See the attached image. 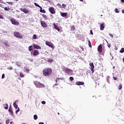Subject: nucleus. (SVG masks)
I'll return each mask as SVG.
<instances>
[{
    "mask_svg": "<svg viewBox=\"0 0 124 124\" xmlns=\"http://www.w3.org/2000/svg\"><path fill=\"white\" fill-rule=\"evenodd\" d=\"M51 73H52V69L50 68H46L43 70V74L45 76H49L51 75Z\"/></svg>",
    "mask_w": 124,
    "mask_h": 124,
    "instance_id": "obj_1",
    "label": "nucleus"
},
{
    "mask_svg": "<svg viewBox=\"0 0 124 124\" xmlns=\"http://www.w3.org/2000/svg\"><path fill=\"white\" fill-rule=\"evenodd\" d=\"M34 84L35 85V87L37 88H40L41 87H44V84L41 83L38 81H34Z\"/></svg>",
    "mask_w": 124,
    "mask_h": 124,
    "instance_id": "obj_2",
    "label": "nucleus"
},
{
    "mask_svg": "<svg viewBox=\"0 0 124 124\" xmlns=\"http://www.w3.org/2000/svg\"><path fill=\"white\" fill-rule=\"evenodd\" d=\"M34 84L35 85V87L37 88H40L41 87H44V84L41 83L38 81H34Z\"/></svg>",
    "mask_w": 124,
    "mask_h": 124,
    "instance_id": "obj_3",
    "label": "nucleus"
},
{
    "mask_svg": "<svg viewBox=\"0 0 124 124\" xmlns=\"http://www.w3.org/2000/svg\"><path fill=\"white\" fill-rule=\"evenodd\" d=\"M46 44L47 46H48V47H50L52 49H54L55 48V46H54V44H53L51 42L46 41Z\"/></svg>",
    "mask_w": 124,
    "mask_h": 124,
    "instance_id": "obj_4",
    "label": "nucleus"
},
{
    "mask_svg": "<svg viewBox=\"0 0 124 124\" xmlns=\"http://www.w3.org/2000/svg\"><path fill=\"white\" fill-rule=\"evenodd\" d=\"M14 36L16 37L17 38H22L23 37L20 34V33L18 32H15L14 33Z\"/></svg>",
    "mask_w": 124,
    "mask_h": 124,
    "instance_id": "obj_5",
    "label": "nucleus"
},
{
    "mask_svg": "<svg viewBox=\"0 0 124 124\" xmlns=\"http://www.w3.org/2000/svg\"><path fill=\"white\" fill-rule=\"evenodd\" d=\"M12 24H13V25H15L16 26H18V25H19V22H18V21H16L15 19H11L10 20Z\"/></svg>",
    "mask_w": 124,
    "mask_h": 124,
    "instance_id": "obj_6",
    "label": "nucleus"
},
{
    "mask_svg": "<svg viewBox=\"0 0 124 124\" xmlns=\"http://www.w3.org/2000/svg\"><path fill=\"white\" fill-rule=\"evenodd\" d=\"M49 11L50 12V13H51V14H55V13H56L55 9L52 7L49 8Z\"/></svg>",
    "mask_w": 124,
    "mask_h": 124,
    "instance_id": "obj_7",
    "label": "nucleus"
},
{
    "mask_svg": "<svg viewBox=\"0 0 124 124\" xmlns=\"http://www.w3.org/2000/svg\"><path fill=\"white\" fill-rule=\"evenodd\" d=\"M41 25L43 28H47V24H46L45 21H41Z\"/></svg>",
    "mask_w": 124,
    "mask_h": 124,
    "instance_id": "obj_8",
    "label": "nucleus"
},
{
    "mask_svg": "<svg viewBox=\"0 0 124 124\" xmlns=\"http://www.w3.org/2000/svg\"><path fill=\"white\" fill-rule=\"evenodd\" d=\"M90 67H91V71L92 72V73H93V72H94V71L93 70V68H94V65H93V63H90Z\"/></svg>",
    "mask_w": 124,
    "mask_h": 124,
    "instance_id": "obj_9",
    "label": "nucleus"
},
{
    "mask_svg": "<svg viewBox=\"0 0 124 124\" xmlns=\"http://www.w3.org/2000/svg\"><path fill=\"white\" fill-rule=\"evenodd\" d=\"M97 50L99 53H101L102 52V45L100 44L98 46Z\"/></svg>",
    "mask_w": 124,
    "mask_h": 124,
    "instance_id": "obj_10",
    "label": "nucleus"
},
{
    "mask_svg": "<svg viewBox=\"0 0 124 124\" xmlns=\"http://www.w3.org/2000/svg\"><path fill=\"white\" fill-rule=\"evenodd\" d=\"M20 10L25 14L29 13V10L27 9L20 8Z\"/></svg>",
    "mask_w": 124,
    "mask_h": 124,
    "instance_id": "obj_11",
    "label": "nucleus"
},
{
    "mask_svg": "<svg viewBox=\"0 0 124 124\" xmlns=\"http://www.w3.org/2000/svg\"><path fill=\"white\" fill-rule=\"evenodd\" d=\"M33 47L34 49H41V46H39L38 45H35V44H34L33 45Z\"/></svg>",
    "mask_w": 124,
    "mask_h": 124,
    "instance_id": "obj_12",
    "label": "nucleus"
},
{
    "mask_svg": "<svg viewBox=\"0 0 124 124\" xmlns=\"http://www.w3.org/2000/svg\"><path fill=\"white\" fill-rule=\"evenodd\" d=\"M53 26L55 30H57L58 31H61V30L60 29V28H59V27H58V26L56 25L55 23H53Z\"/></svg>",
    "mask_w": 124,
    "mask_h": 124,
    "instance_id": "obj_13",
    "label": "nucleus"
},
{
    "mask_svg": "<svg viewBox=\"0 0 124 124\" xmlns=\"http://www.w3.org/2000/svg\"><path fill=\"white\" fill-rule=\"evenodd\" d=\"M84 82H81V81H78L76 83V85H77L78 86H81L84 85Z\"/></svg>",
    "mask_w": 124,
    "mask_h": 124,
    "instance_id": "obj_14",
    "label": "nucleus"
},
{
    "mask_svg": "<svg viewBox=\"0 0 124 124\" xmlns=\"http://www.w3.org/2000/svg\"><path fill=\"white\" fill-rule=\"evenodd\" d=\"M39 52H38V51L37 50H34V52L33 53V55L34 56H37V55H38Z\"/></svg>",
    "mask_w": 124,
    "mask_h": 124,
    "instance_id": "obj_15",
    "label": "nucleus"
},
{
    "mask_svg": "<svg viewBox=\"0 0 124 124\" xmlns=\"http://www.w3.org/2000/svg\"><path fill=\"white\" fill-rule=\"evenodd\" d=\"M105 28V26H104V23L101 24L100 25V30L101 31H103Z\"/></svg>",
    "mask_w": 124,
    "mask_h": 124,
    "instance_id": "obj_16",
    "label": "nucleus"
},
{
    "mask_svg": "<svg viewBox=\"0 0 124 124\" xmlns=\"http://www.w3.org/2000/svg\"><path fill=\"white\" fill-rule=\"evenodd\" d=\"M16 102H17V100L15 101V102H14L13 106H14V107H15V108H16V109H18V105H17V104L16 103Z\"/></svg>",
    "mask_w": 124,
    "mask_h": 124,
    "instance_id": "obj_17",
    "label": "nucleus"
},
{
    "mask_svg": "<svg viewBox=\"0 0 124 124\" xmlns=\"http://www.w3.org/2000/svg\"><path fill=\"white\" fill-rule=\"evenodd\" d=\"M61 16H62V17H66V16H67V13H62L61 14Z\"/></svg>",
    "mask_w": 124,
    "mask_h": 124,
    "instance_id": "obj_18",
    "label": "nucleus"
},
{
    "mask_svg": "<svg viewBox=\"0 0 124 124\" xmlns=\"http://www.w3.org/2000/svg\"><path fill=\"white\" fill-rule=\"evenodd\" d=\"M40 8V12H41V13H46V11H45V10H42V7H41Z\"/></svg>",
    "mask_w": 124,
    "mask_h": 124,
    "instance_id": "obj_19",
    "label": "nucleus"
},
{
    "mask_svg": "<svg viewBox=\"0 0 124 124\" xmlns=\"http://www.w3.org/2000/svg\"><path fill=\"white\" fill-rule=\"evenodd\" d=\"M16 65L17 66H22V63H21L19 62H16Z\"/></svg>",
    "mask_w": 124,
    "mask_h": 124,
    "instance_id": "obj_20",
    "label": "nucleus"
},
{
    "mask_svg": "<svg viewBox=\"0 0 124 124\" xmlns=\"http://www.w3.org/2000/svg\"><path fill=\"white\" fill-rule=\"evenodd\" d=\"M24 71H25V72H26V73H29V72H30V69L24 68Z\"/></svg>",
    "mask_w": 124,
    "mask_h": 124,
    "instance_id": "obj_21",
    "label": "nucleus"
},
{
    "mask_svg": "<svg viewBox=\"0 0 124 124\" xmlns=\"http://www.w3.org/2000/svg\"><path fill=\"white\" fill-rule=\"evenodd\" d=\"M42 16H43V17L44 18H45V19H46V20H48V17H47V16H46V15H43Z\"/></svg>",
    "mask_w": 124,
    "mask_h": 124,
    "instance_id": "obj_22",
    "label": "nucleus"
},
{
    "mask_svg": "<svg viewBox=\"0 0 124 124\" xmlns=\"http://www.w3.org/2000/svg\"><path fill=\"white\" fill-rule=\"evenodd\" d=\"M114 11L116 13H120V11H119V9H118V8H115Z\"/></svg>",
    "mask_w": 124,
    "mask_h": 124,
    "instance_id": "obj_23",
    "label": "nucleus"
},
{
    "mask_svg": "<svg viewBox=\"0 0 124 124\" xmlns=\"http://www.w3.org/2000/svg\"><path fill=\"white\" fill-rule=\"evenodd\" d=\"M36 38H37L36 34H33L32 39H36Z\"/></svg>",
    "mask_w": 124,
    "mask_h": 124,
    "instance_id": "obj_24",
    "label": "nucleus"
},
{
    "mask_svg": "<svg viewBox=\"0 0 124 124\" xmlns=\"http://www.w3.org/2000/svg\"><path fill=\"white\" fill-rule=\"evenodd\" d=\"M120 53H124V47H122L121 48V49L120 51Z\"/></svg>",
    "mask_w": 124,
    "mask_h": 124,
    "instance_id": "obj_25",
    "label": "nucleus"
},
{
    "mask_svg": "<svg viewBox=\"0 0 124 124\" xmlns=\"http://www.w3.org/2000/svg\"><path fill=\"white\" fill-rule=\"evenodd\" d=\"M32 46H29V51H31V50H32Z\"/></svg>",
    "mask_w": 124,
    "mask_h": 124,
    "instance_id": "obj_26",
    "label": "nucleus"
},
{
    "mask_svg": "<svg viewBox=\"0 0 124 124\" xmlns=\"http://www.w3.org/2000/svg\"><path fill=\"white\" fill-rule=\"evenodd\" d=\"M123 88V85L122 84H120V85L119 86V90H121Z\"/></svg>",
    "mask_w": 124,
    "mask_h": 124,
    "instance_id": "obj_27",
    "label": "nucleus"
},
{
    "mask_svg": "<svg viewBox=\"0 0 124 124\" xmlns=\"http://www.w3.org/2000/svg\"><path fill=\"white\" fill-rule=\"evenodd\" d=\"M34 5H35V6H37V7H39V8L41 7V6L38 5V4H37V3H34Z\"/></svg>",
    "mask_w": 124,
    "mask_h": 124,
    "instance_id": "obj_28",
    "label": "nucleus"
},
{
    "mask_svg": "<svg viewBox=\"0 0 124 124\" xmlns=\"http://www.w3.org/2000/svg\"><path fill=\"white\" fill-rule=\"evenodd\" d=\"M88 44H89V47L92 48V44H91V41H90V40L88 41Z\"/></svg>",
    "mask_w": 124,
    "mask_h": 124,
    "instance_id": "obj_29",
    "label": "nucleus"
},
{
    "mask_svg": "<svg viewBox=\"0 0 124 124\" xmlns=\"http://www.w3.org/2000/svg\"><path fill=\"white\" fill-rule=\"evenodd\" d=\"M69 79H70V81H73V80H74V78H73V77H70V78H69Z\"/></svg>",
    "mask_w": 124,
    "mask_h": 124,
    "instance_id": "obj_30",
    "label": "nucleus"
},
{
    "mask_svg": "<svg viewBox=\"0 0 124 124\" xmlns=\"http://www.w3.org/2000/svg\"><path fill=\"white\" fill-rule=\"evenodd\" d=\"M20 111V108H18V109L16 111V114H18V112Z\"/></svg>",
    "mask_w": 124,
    "mask_h": 124,
    "instance_id": "obj_31",
    "label": "nucleus"
},
{
    "mask_svg": "<svg viewBox=\"0 0 124 124\" xmlns=\"http://www.w3.org/2000/svg\"><path fill=\"white\" fill-rule=\"evenodd\" d=\"M34 120H37V115H34L33 116Z\"/></svg>",
    "mask_w": 124,
    "mask_h": 124,
    "instance_id": "obj_32",
    "label": "nucleus"
},
{
    "mask_svg": "<svg viewBox=\"0 0 124 124\" xmlns=\"http://www.w3.org/2000/svg\"><path fill=\"white\" fill-rule=\"evenodd\" d=\"M4 109H8V105L7 104H5V107H4Z\"/></svg>",
    "mask_w": 124,
    "mask_h": 124,
    "instance_id": "obj_33",
    "label": "nucleus"
},
{
    "mask_svg": "<svg viewBox=\"0 0 124 124\" xmlns=\"http://www.w3.org/2000/svg\"><path fill=\"white\" fill-rule=\"evenodd\" d=\"M20 77H22V78H23L25 76L24 75V74H23V73H20Z\"/></svg>",
    "mask_w": 124,
    "mask_h": 124,
    "instance_id": "obj_34",
    "label": "nucleus"
},
{
    "mask_svg": "<svg viewBox=\"0 0 124 124\" xmlns=\"http://www.w3.org/2000/svg\"><path fill=\"white\" fill-rule=\"evenodd\" d=\"M71 31H74V30H75V28L74 27V26L71 27Z\"/></svg>",
    "mask_w": 124,
    "mask_h": 124,
    "instance_id": "obj_35",
    "label": "nucleus"
},
{
    "mask_svg": "<svg viewBox=\"0 0 124 124\" xmlns=\"http://www.w3.org/2000/svg\"><path fill=\"white\" fill-rule=\"evenodd\" d=\"M4 10H6V11H8L9 10V8H8L7 7H4Z\"/></svg>",
    "mask_w": 124,
    "mask_h": 124,
    "instance_id": "obj_36",
    "label": "nucleus"
},
{
    "mask_svg": "<svg viewBox=\"0 0 124 124\" xmlns=\"http://www.w3.org/2000/svg\"><path fill=\"white\" fill-rule=\"evenodd\" d=\"M107 81L108 84H110V81H109V77H108L107 78Z\"/></svg>",
    "mask_w": 124,
    "mask_h": 124,
    "instance_id": "obj_37",
    "label": "nucleus"
},
{
    "mask_svg": "<svg viewBox=\"0 0 124 124\" xmlns=\"http://www.w3.org/2000/svg\"><path fill=\"white\" fill-rule=\"evenodd\" d=\"M41 103H42V104H43L44 105L46 104V102H45V101H42L41 102Z\"/></svg>",
    "mask_w": 124,
    "mask_h": 124,
    "instance_id": "obj_38",
    "label": "nucleus"
},
{
    "mask_svg": "<svg viewBox=\"0 0 124 124\" xmlns=\"http://www.w3.org/2000/svg\"><path fill=\"white\" fill-rule=\"evenodd\" d=\"M5 75L4 74L2 75L1 79H4Z\"/></svg>",
    "mask_w": 124,
    "mask_h": 124,
    "instance_id": "obj_39",
    "label": "nucleus"
},
{
    "mask_svg": "<svg viewBox=\"0 0 124 124\" xmlns=\"http://www.w3.org/2000/svg\"><path fill=\"white\" fill-rule=\"evenodd\" d=\"M66 71H68V72H69L70 71H71V70H70V69H66L65 70Z\"/></svg>",
    "mask_w": 124,
    "mask_h": 124,
    "instance_id": "obj_40",
    "label": "nucleus"
},
{
    "mask_svg": "<svg viewBox=\"0 0 124 124\" xmlns=\"http://www.w3.org/2000/svg\"><path fill=\"white\" fill-rule=\"evenodd\" d=\"M59 80H61V78H57L56 79V83H58V81H59Z\"/></svg>",
    "mask_w": 124,
    "mask_h": 124,
    "instance_id": "obj_41",
    "label": "nucleus"
},
{
    "mask_svg": "<svg viewBox=\"0 0 124 124\" xmlns=\"http://www.w3.org/2000/svg\"><path fill=\"white\" fill-rule=\"evenodd\" d=\"M9 112H10V113H13L12 109L11 108H10V107L9 109Z\"/></svg>",
    "mask_w": 124,
    "mask_h": 124,
    "instance_id": "obj_42",
    "label": "nucleus"
},
{
    "mask_svg": "<svg viewBox=\"0 0 124 124\" xmlns=\"http://www.w3.org/2000/svg\"><path fill=\"white\" fill-rule=\"evenodd\" d=\"M9 122H10L9 120H6V124H9Z\"/></svg>",
    "mask_w": 124,
    "mask_h": 124,
    "instance_id": "obj_43",
    "label": "nucleus"
},
{
    "mask_svg": "<svg viewBox=\"0 0 124 124\" xmlns=\"http://www.w3.org/2000/svg\"><path fill=\"white\" fill-rule=\"evenodd\" d=\"M113 78L114 80H117V79H118L117 78H116V77H114V76H113Z\"/></svg>",
    "mask_w": 124,
    "mask_h": 124,
    "instance_id": "obj_44",
    "label": "nucleus"
},
{
    "mask_svg": "<svg viewBox=\"0 0 124 124\" xmlns=\"http://www.w3.org/2000/svg\"><path fill=\"white\" fill-rule=\"evenodd\" d=\"M53 62V60H48V62Z\"/></svg>",
    "mask_w": 124,
    "mask_h": 124,
    "instance_id": "obj_45",
    "label": "nucleus"
},
{
    "mask_svg": "<svg viewBox=\"0 0 124 124\" xmlns=\"http://www.w3.org/2000/svg\"><path fill=\"white\" fill-rule=\"evenodd\" d=\"M0 19H3V16L1 15H0Z\"/></svg>",
    "mask_w": 124,
    "mask_h": 124,
    "instance_id": "obj_46",
    "label": "nucleus"
},
{
    "mask_svg": "<svg viewBox=\"0 0 124 124\" xmlns=\"http://www.w3.org/2000/svg\"><path fill=\"white\" fill-rule=\"evenodd\" d=\"M90 33H91V34H93V30H91L90 31Z\"/></svg>",
    "mask_w": 124,
    "mask_h": 124,
    "instance_id": "obj_47",
    "label": "nucleus"
},
{
    "mask_svg": "<svg viewBox=\"0 0 124 124\" xmlns=\"http://www.w3.org/2000/svg\"><path fill=\"white\" fill-rule=\"evenodd\" d=\"M29 60L30 61V62H33V59H29Z\"/></svg>",
    "mask_w": 124,
    "mask_h": 124,
    "instance_id": "obj_48",
    "label": "nucleus"
},
{
    "mask_svg": "<svg viewBox=\"0 0 124 124\" xmlns=\"http://www.w3.org/2000/svg\"><path fill=\"white\" fill-rule=\"evenodd\" d=\"M109 36H110V37L113 38V34H109Z\"/></svg>",
    "mask_w": 124,
    "mask_h": 124,
    "instance_id": "obj_49",
    "label": "nucleus"
},
{
    "mask_svg": "<svg viewBox=\"0 0 124 124\" xmlns=\"http://www.w3.org/2000/svg\"><path fill=\"white\" fill-rule=\"evenodd\" d=\"M62 6L63 7H65V6H66V5H65V4H63L62 5Z\"/></svg>",
    "mask_w": 124,
    "mask_h": 124,
    "instance_id": "obj_50",
    "label": "nucleus"
},
{
    "mask_svg": "<svg viewBox=\"0 0 124 124\" xmlns=\"http://www.w3.org/2000/svg\"><path fill=\"white\" fill-rule=\"evenodd\" d=\"M8 69H9V70H12V67L8 68Z\"/></svg>",
    "mask_w": 124,
    "mask_h": 124,
    "instance_id": "obj_51",
    "label": "nucleus"
},
{
    "mask_svg": "<svg viewBox=\"0 0 124 124\" xmlns=\"http://www.w3.org/2000/svg\"><path fill=\"white\" fill-rule=\"evenodd\" d=\"M108 48H110V47H111V45L110 44L108 45Z\"/></svg>",
    "mask_w": 124,
    "mask_h": 124,
    "instance_id": "obj_52",
    "label": "nucleus"
},
{
    "mask_svg": "<svg viewBox=\"0 0 124 124\" xmlns=\"http://www.w3.org/2000/svg\"><path fill=\"white\" fill-rule=\"evenodd\" d=\"M39 124H44V123H43V122H40V123H39Z\"/></svg>",
    "mask_w": 124,
    "mask_h": 124,
    "instance_id": "obj_53",
    "label": "nucleus"
},
{
    "mask_svg": "<svg viewBox=\"0 0 124 124\" xmlns=\"http://www.w3.org/2000/svg\"><path fill=\"white\" fill-rule=\"evenodd\" d=\"M120 0L122 1V3H124V0Z\"/></svg>",
    "mask_w": 124,
    "mask_h": 124,
    "instance_id": "obj_54",
    "label": "nucleus"
},
{
    "mask_svg": "<svg viewBox=\"0 0 124 124\" xmlns=\"http://www.w3.org/2000/svg\"><path fill=\"white\" fill-rule=\"evenodd\" d=\"M81 49L82 50V51H84V47H81Z\"/></svg>",
    "mask_w": 124,
    "mask_h": 124,
    "instance_id": "obj_55",
    "label": "nucleus"
},
{
    "mask_svg": "<svg viewBox=\"0 0 124 124\" xmlns=\"http://www.w3.org/2000/svg\"><path fill=\"white\" fill-rule=\"evenodd\" d=\"M7 3H9V4L12 3L11 2H8Z\"/></svg>",
    "mask_w": 124,
    "mask_h": 124,
    "instance_id": "obj_56",
    "label": "nucleus"
},
{
    "mask_svg": "<svg viewBox=\"0 0 124 124\" xmlns=\"http://www.w3.org/2000/svg\"><path fill=\"white\" fill-rule=\"evenodd\" d=\"M122 13H123V14H124V10H122Z\"/></svg>",
    "mask_w": 124,
    "mask_h": 124,
    "instance_id": "obj_57",
    "label": "nucleus"
},
{
    "mask_svg": "<svg viewBox=\"0 0 124 124\" xmlns=\"http://www.w3.org/2000/svg\"><path fill=\"white\" fill-rule=\"evenodd\" d=\"M13 122H11L10 123V124H13Z\"/></svg>",
    "mask_w": 124,
    "mask_h": 124,
    "instance_id": "obj_58",
    "label": "nucleus"
},
{
    "mask_svg": "<svg viewBox=\"0 0 124 124\" xmlns=\"http://www.w3.org/2000/svg\"><path fill=\"white\" fill-rule=\"evenodd\" d=\"M58 85V84H55V85H54V86H57Z\"/></svg>",
    "mask_w": 124,
    "mask_h": 124,
    "instance_id": "obj_59",
    "label": "nucleus"
},
{
    "mask_svg": "<svg viewBox=\"0 0 124 124\" xmlns=\"http://www.w3.org/2000/svg\"><path fill=\"white\" fill-rule=\"evenodd\" d=\"M80 1H83V0H79Z\"/></svg>",
    "mask_w": 124,
    "mask_h": 124,
    "instance_id": "obj_60",
    "label": "nucleus"
},
{
    "mask_svg": "<svg viewBox=\"0 0 124 124\" xmlns=\"http://www.w3.org/2000/svg\"><path fill=\"white\" fill-rule=\"evenodd\" d=\"M68 75H70V74H68Z\"/></svg>",
    "mask_w": 124,
    "mask_h": 124,
    "instance_id": "obj_61",
    "label": "nucleus"
},
{
    "mask_svg": "<svg viewBox=\"0 0 124 124\" xmlns=\"http://www.w3.org/2000/svg\"><path fill=\"white\" fill-rule=\"evenodd\" d=\"M58 115H60V113L58 112Z\"/></svg>",
    "mask_w": 124,
    "mask_h": 124,
    "instance_id": "obj_62",
    "label": "nucleus"
},
{
    "mask_svg": "<svg viewBox=\"0 0 124 124\" xmlns=\"http://www.w3.org/2000/svg\"><path fill=\"white\" fill-rule=\"evenodd\" d=\"M16 1H18V0H16Z\"/></svg>",
    "mask_w": 124,
    "mask_h": 124,
    "instance_id": "obj_63",
    "label": "nucleus"
},
{
    "mask_svg": "<svg viewBox=\"0 0 124 124\" xmlns=\"http://www.w3.org/2000/svg\"><path fill=\"white\" fill-rule=\"evenodd\" d=\"M113 68H115V66L113 67Z\"/></svg>",
    "mask_w": 124,
    "mask_h": 124,
    "instance_id": "obj_64",
    "label": "nucleus"
}]
</instances>
